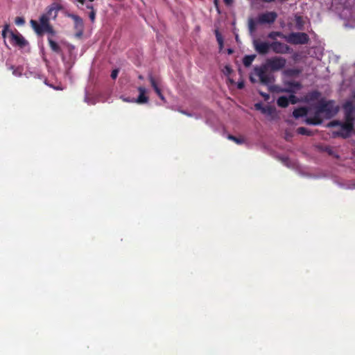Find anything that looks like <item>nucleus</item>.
Listing matches in <instances>:
<instances>
[{
	"label": "nucleus",
	"mask_w": 355,
	"mask_h": 355,
	"mask_svg": "<svg viewBox=\"0 0 355 355\" xmlns=\"http://www.w3.org/2000/svg\"><path fill=\"white\" fill-rule=\"evenodd\" d=\"M345 121L348 123H353L354 121V116H353V112H354V107H352V104L348 103L345 106Z\"/></svg>",
	"instance_id": "nucleus-14"
},
{
	"label": "nucleus",
	"mask_w": 355,
	"mask_h": 355,
	"mask_svg": "<svg viewBox=\"0 0 355 355\" xmlns=\"http://www.w3.org/2000/svg\"><path fill=\"white\" fill-rule=\"evenodd\" d=\"M266 113L267 114H271L272 112H273V109L272 107H270V106H267L266 107Z\"/></svg>",
	"instance_id": "nucleus-42"
},
{
	"label": "nucleus",
	"mask_w": 355,
	"mask_h": 355,
	"mask_svg": "<svg viewBox=\"0 0 355 355\" xmlns=\"http://www.w3.org/2000/svg\"><path fill=\"white\" fill-rule=\"evenodd\" d=\"M320 114H317V110H315V115L313 117H309L306 119V122L310 125H320L322 121L320 117Z\"/></svg>",
	"instance_id": "nucleus-16"
},
{
	"label": "nucleus",
	"mask_w": 355,
	"mask_h": 355,
	"mask_svg": "<svg viewBox=\"0 0 355 355\" xmlns=\"http://www.w3.org/2000/svg\"><path fill=\"white\" fill-rule=\"evenodd\" d=\"M341 129L339 131L334 132V136L341 137L343 138H347L349 137L354 128L353 123L342 122L340 124Z\"/></svg>",
	"instance_id": "nucleus-9"
},
{
	"label": "nucleus",
	"mask_w": 355,
	"mask_h": 355,
	"mask_svg": "<svg viewBox=\"0 0 355 355\" xmlns=\"http://www.w3.org/2000/svg\"><path fill=\"white\" fill-rule=\"evenodd\" d=\"M94 1V0H89V1H91V2H92V1Z\"/></svg>",
	"instance_id": "nucleus-52"
},
{
	"label": "nucleus",
	"mask_w": 355,
	"mask_h": 355,
	"mask_svg": "<svg viewBox=\"0 0 355 355\" xmlns=\"http://www.w3.org/2000/svg\"><path fill=\"white\" fill-rule=\"evenodd\" d=\"M317 114H323L327 119H330L336 114L338 108L334 105L333 101L321 99L315 107Z\"/></svg>",
	"instance_id": "nucleus-1"
},
{
	"label": "nucleus",
	"mask_w": 355,
	"mask_h": 355,
	"mask_svg": "<svg viewBox=\"0 0 355 355\" xmlns=\"http://www.w3.org/2000/svg\"><path fill=\"white\" fill-rule=\"evenodd\" d=\"M8 28H9V25H8V24H6V25H5V26H4V28H3V31H2V37H3V38H6V36H7V33H8V32H9V31H8Z\"/></svg>",
	"instance_id": "nucleus-34"
},
{
	"label": "nucleus",
	"mask_w": 355,
	"mask_h": 355,
	"mask_svg": "<svg viewBox=\"0 0 355 355\" xmlns=\"http://www.w3.org/2000/svg\"><path fill=\"white\" fill-rule=\"evenodd\" d=\"M250 80L252 83H256V79L252 76H250Z\"/></svg>",
	"instance_id": "nucleus-47"
},
{
	"label": "nucleus",
	"mask_w": 355,
	"mask_h": 355,
	"mask_svg": "<svg viewBox=\"0 0 355 355\" xmlns=\"http://www.w3.org/2000/svg\"><path fill=\"white\" fill-rule=\"evenodd\" d=\"M255 108L258 110H260L263 114L266 113V107H263L261 103H256Z\"/></svg>",
	"instance_id": "nucleus-31"
},
{
	"label": "nucleus",
	"mask_w": 355,
	"mask_h": 355,
	"mask_svg": "<svg viewBox=\"0 0 355 355\" xmlns=\"http://www.w3.org/2000/svg\"><path fill=\"white\" fill-rule=\"evenodd\" d=\"M270 46L272 51L277 54L290 53L292 51L288 45L277 40L272 42Z\"/></svg>",
	"instance_id": "nucleus-8"
},
{
	"label": "nucleus",
	"mask_w": 355,
	"mask_h": 355,
	"mask_svg": "<svg viewBox=\"0 0 355 355\" xmlns=\"http://www.w3.org/2000/svg\"><path fill=\"white\" fill-rule=\"evenodd\" d=\"M261 1L263 2H266V3H271L272 1H275V0H261Z\"/></svg>",
	"instance_id": "nucleus-50"
},
{
	"label": "nucleus",
	"mask_w": 355,
	"mask_h": 355,
	"mask_svg": "<svg viewBox=\"0 0 355 355\" xmlns=\"http://www.w3.org/2000/svg\"><path fill=\"white\" fill-rule=\"evenodd\" d=\"M15 22L17 26H21V25L24 24L25 20L23 17H17L15 18Z\"/></svg>",
	"instance_id": "nucleus-32"
},
{
	"label": "nucleus",
	"mask_w": 355,
	"mask_h": 355,
	"mask_svg": "<svg viewBox=\"0 0 355 355\" xmlns=\"http://www.w3.org/2000/svg\"><path fill=\"white\" fill-rule=\"evenodd\" d=\"M258 22L256 21L254 19L250 18L248 19V29L251 34L254 33L257 29V24Z\"/></svg>",
	"instance_id": "nucleus-24"
},
{
	"label": "nucleus",
	"mask_w": 355,
	"mask_h": 355,
	"mask_svg": "<svg viewBox=\"0 0 355 355\" xmlns=\"http://www.w3.org/2000/svg\"><path fill=\"white\" fill-rule=\"evenodd\" d=\"M31 24L32 28L34 29V31L37 35H41L44 33V29L40 24H38L37 21L31 19Z\"/></svg>",
	"instance_id": "nucleus-20"
},
{
	"label": "nucleus",
	"mask_w": 355,
	"mask_h": 355,
	"mask_svg": "<svg viewBox=\"0 0 355 355\" xmlns=\"http://www.w3.org/2000/svg\"><path fill=\"white\" fill-rule=\"evenodd\" d=\"M320 96V93L317 91L315 92H313L311 94V99H315L317 98L318 96Z\"/></svg>",
	"instance_id": "nucleus-40"
},
{
	"label": "nucleus",
	"mask_w": 355,
	"mask_h": 355,
	"mask_svg": "<svg viewBox=\"0 0 355 355\" xmlns=\"http://www.w3.org/2000/svg\"><path fill=\"white\" fill-rule=\"evenodd\" d=\"M83 34V30H77V32L76 33V37H82Z\"/></svg>",
	"instance_id": "nucleus-41"
},
{
	"label": "nucleus",
	"mask_w": 355,
	"mask_h": 355,
	"mask_svg": "<svg viewBox=\"0 0 355 355\" xmlns=\"http://www.w3.org/2000/svg\"><path fill=\"white\" fill-rule=\"evenodd\" d=\"M326 150L328 152V153H329V155H333V150H331V148L327 147V148H326Z\"/></svg>",
	"instance_id": "nucleus-46"
},
{
	"label": "nucleus",
	"mask_w": 355,
	"mask_h": 355,
	"mask_svg": "<svg viewBox=\"0 0 355 355\" xmlns=\"http://www.w3.org/2000/svg\"><path fill=\"white\" fill-rule=\"evenodd\" d=\"M215 35H216V40L218 43L220 49H222L223 47V38L218 30L215 31Z\"/></svg>",
	"instance_id": "nucleus-27"
},
{
	"label": "nucleus",
	"mask_w": 355,
	"mask_h": 355,
	"mask_svg": "<svg viewBox=\"0 0 355 355\" xmlns=\"http://www.w3.org/2000/svg\"><path fill=\"white\" fill-rule=\"evenodd\" d=\"M277 17V14L275 12H266L260 14L257 18V22L261 24H272L275 21Z\"/></svg>",
	"instance_id": "nucleus-10"
},
{
	"label": "nucleus",
	"mask_w": 355,
	"mask_h": 355,
	"mask_svg": "<svg viewBox=\"0 0 355 355\" xmlns=\"http://www.w3.org/2000/svg\"><path fill=\"white\" fill-rule=\"evenodd\" d=\"M216 8L218 10V0H214Z\"/></svg>",
	"instance_id": "nucleus-48"
},
{
	"label": "nucleus",
	"mask_w": 355,
	"mask_h": 355,
	"mask_svg": "<svg viewBox=\"0 0 355 355\" xmlns=\"http://www.w3.org/2000/svg\"><path fill=\"white\" fill-rule=\"evenodd\" d=\"M86 8H87V9L91 10V11H94V6H93L92 5H91V4H88V5H87V6H86Z\"/></svg>",
	"instance_id": "nucleus-44"
},
{
	"label": "nucleus",
	"mask_w": 355,
	"mask_h": 355,
	"mask_svg": "<svg viewBox=\"0 0 355 355\" xmlns=\"http://www.w3.org/2000/svg\"><path fill=\"white\" fill-rule=\"evenodd\" d=\"M224 2L226 5L230 6L232 3L233 0H224Z\"/></svg>",
	"instance_id": "nucleus-43"
},
{
	"label": "nucleus",
	"mask_w": 355,
	"mask_h": 355,
	"mask_svg": "<svg viewBox=\"0 0 355 355\" xmlns=\"http://www.w3.org/2000/svg\"><path fill=\"white\" fill-rule=\"evenodd\" d=\"M254 72L259 77L260 83L263 85H268L274 80L271 75L266 73V66L254 67Z\"/></svg>",
	"instance_id": "nucleus-3"
},
{
	"label": "nucleus",
	"mask_w": 355,
	"mask_h": 355,
	"mask_svg": "<svg viewBox=\"0 0 355 355\" xmlns=\"http://www.w3.org/2000/svg\"><path fill=\"white\" fill-rule=\"evenodd\" d=\"M341 121H331L329 124V126H331V127H334V126H340V124H341Z\"/></svg>",
	"instance_id": "nucleus-37"
},
{
	"label": "nucleus",
	"mask_w": 355,
	"mask_h": 355,
	"mask_svg": "<svg viewBox=\"0 0 355 355\" xmlns=\"http://www.w3.org/2000/svg\"><path fill=\"white\" fill-rule=\"evenodd\" d=\"M78 3L83 5L85 3L86 0H76Z\"/></svg>",
	"instance_id": "nucleus-49"
},
{
	"label": "nucleus",
	"mask_w": 355,
	"mask_h": 355,
	"mask_svg": "<svg viewBox=\"0 0 355 355\" xmlns=\"http://www.w3.org/2000/svg\"><path fill=\"white\" fill-rule=\"evenodd\" d=\"M155 93L157 94V96L162 99L164 100V97L162 93V91L159 87L154 89Z\"/></svg>",
	"instance_id": "nucleus-36"
},
{
	"label": "nucleus",
	"mask_w": 355,
	"mask_h": 355,
	"mask_svg": "<svg viewBox=\"0 0 355 355\" xmlns=\"http://www.w3.org/2000/svg\"><path fill=\"white\" fill-rule=\"evenodd\" d=\"M286 85L287 87L282 89L281 92L294 94L296 89H300L302 87L301 84L295 81H288L286 83Z\"/></svg>",
	"instance_id": "nucleus-13"
},
{
	"label": "nucleus",
	"mask_w": 355,
	"mask_h": 355,
	"mask_svg": "<svg viewBox=\"0 0 355 355\" xmlns=\"http://www.w3.org/2000/svg\"><path fill=\"white\" fill-rule=\"evenodd\" d=\"M286 60L282 57H273L267 60V66L272 71H279L286 66Z\"/></svg>",
	"instance_id": "nucleus-6"
},
{
	"label": "nucleus",
	"mask_w": 355,
	"mask_h": 355,
	"mask_svg": "<svg viewBox=\"0 0 355 355\" xmlns=\"http://www.w3.org/2000/svg\"><path fill=\"white\" fill-rule=\"evenodd\" d=\"M148 80H149L150 85H151L152 87L153 88V89L159 87L155 78H154V76H153V74L151 73L148 74Z\"/></svg>",
	"instance_id": "nucleus-29"
},
{
	"label": "nucleus",
	"mask_w": 355,
	"mask_h": 355,
	"mask_svg": "<svg viewBox=\"0 0 355 355\" xmlns=\"http://www.w3.org/2000/svg\"><path fill=\"white\" fill-rule=\"evenodd\" d=\"M297 132L299 135H307V136H312L313 135V132L310 130L304 128V127H300L297 129Z\"/></svg>",
	"instance_id": "nucleus-25"
},
{
	"label": "nucleus",
	"mask_w": 355,
	"mask_h": 355,
	"mask_svg": "<svg viewBox=\"0 0 355 355\" xmlns=\"http://www.w3.org/2000/svg\"><path fill=\"white\" fill-rule=\"evenodd\" d=\"M65 15L74 21V28L77 30H83L84 24L82 18L75 14L66 12Z\"/></svg>",
	"instance_id": "nucleus-12"
},
{
	"label": "nucleus",
	"mask_w": 355,
	"mask_h": 355,
	"mask_svg": "<svg viewBox=\"0 0 355 355\" xmlns=\"http://www.w3.org/2000/svg\"><path fill=\"white\" fill-rule=\"evenodd\" d=\"M44 32H46L52 35H55V33L53 27L51 25L44 28Z\"/></svg>",
	"instance_id": "nucleus-33"
},
{
	"label": "nucleus",
	"mask_w": 355,
	"mask_h": 355,
	"mask_svg": "<svg viewBox=\"0 0 355 355\" xmlns=\"http://www.w3.org/2000/svg\"><path fill=\"white\" fill-rule=\"evenodd\" d=\"M48 42L49 44V46L51 49L57 53H60L62 52V49L60 46L58 45V44L53 40V39L51 37H48Z\"/></svg>",
	"instance_id": "nucleus-19"
},
{
	"label": "nucleus",
	"mask_w": 355,
	"mask_h": 355,
	"mask_svg": "<svg viewBox=\"0 0 355 355\" xmlns=\"http://www.w3.org/2000/svg\"><path fill=\"white\" fill-rule=\"evenodd\" d=\"M138 78L139 80H144V76L142 75H139Z\"/></svg>",
	"instance_id": "nucleus-51"
},
{
	"label": "nucleus",
	"mask_w": 355,
	"mask_h": 355,
	"mask_svg": "<svg viewBox=\"0 0 355 355\" xmlns=\"http://www.w3.org/2000/svg\"><path fill=\"white\" fill-rule=\"evenodd\" d=\"M254 72L259 77L260 83L263 85H268L274 80L271 75L266 73V66L254 67Z\"/></svg>",
	"instance_id": "nucleus-4"
},
{
	"label": "nucleus",
	"mask_w": 355,
	"mask_h": 355,
	"mask_svg": "<svg viewBox=\"0 0 355 355\" xmlns=\"http://www.w3.org/2000/svg\"><path fill=\"white\" fill-rule=\"evenodd\" d=\"M284 39L288 43L292 44H306L309 41V35L305 33H291L286 35Z\"/></svg>",
	"instance_id": "nucleus-2"
},
{
	"label": "nucleus",
	"mask_w": 355,
	"mask_h": 355,
	"mask_svg": "<svg viewBox=\"0 0 355 355\" xmlns=\"http://www.w3.org/2000/svg\"><path fill=\"white\" fill-rule=\"evenodd\" d=\"M288 98L289 100V103L293 105L296 104L299 101L298 98L293 94H291Z\"/></svg>",
	"instance_id": "nucleus-30"
},
{
	"label": "nucleus",
	"mask_w": 355,
	"mask_h": 355,
	"mask_svg": "<svg viewBox=\"0 0 355 355\" xmlns=\"http://www.w3.org/2000/svg\"><path fill=\"white\" fill-rule=\"evenodd\" d=\"M237 87L239 89H243L244 87V83L243 82L239 83Z\"/></svg>",
	"instance_id": "nucleus-45"
},
{
	"label": "nucleus",
	"mask_w": 355,
	"mask_h": 355,
	"mask_svg": "<svg viewBox=\"0 0 355 355\" xmlns=\"http://www.w3.org/2000/svg\"><path fill=\"white\" fill-rule=\"evenodd\" d=\"M155 93L157 94V96L162 99L164 100V97L162 93V91L159 87L154 89Z\"/></svg>",
	"instance_id": "nucleus-35"
},
{
	"label": "nucleus",
	"mask_w": 355,
	"mask_h": 355,
	"mask_svg": "<svg viewBox=\"0 0 355 355\" xmlns=\"http://www.w3.org/2000/svg\"><path fill=\"white\" fill-rule=\"evenodd\" d=\"M63 9V6L60 3H53L48 9V15H52V12H54V16L53 17L55 18L57 17V12L59 10H61Z\"/></svg>",
	"instance_id": "nucleus-18"
},
{
	"label": "nucleus",
	"mask_w": 355,
	"mask_h": 355,
	"mask_svg": "<svg viewBox=\"0 0 355 355\" xmlns=\"http://www.w3.org/2000/svg\"><path fill=\"white\" fill-rule=\"evenodd\" d=\"M9 37L12 44L21 49L24 48L28 44V41L17 31L16 33L10 31Z\"/></svg>",
	"instance_id": "nucleus-7"
},
{
	"label": "nucleus",
	"mask_w": 355,
	"mask_h": 355,
	"mask_svg": "<svg viewBox=\"0 0 355 355\" xmlns=\"http://www.w3.org/2000/svg\"><path fill=\"white\" fill-rule=\"evenodd\" d=\"M227 139L234 141L237 144H241L244 142V139L243 138H239L232 135H229L227 136Z\"/></svg>",
	"instance_id": "nucleus-28"
},
{
	"label": "nucleus",
	"mask_w": 355,
	"mask_h": 355,
	"mask_svg": "<svg viewBox=\"0 0 355 355\" xmlns=\"http://www.w3.org/2000/svg\"><path fill=\"white\" fill-rule=\"evenodd\" d=\"M119 69H114L112 73H111V78L112 79H116L118 74H119Z\"/></svg>",
	"instance_id": "nucleus-38"
},
{
	"label": "nucleus",
	"mask_w": 355,
	"mask_h": 355,
	"mask_svg": "<svg viewBox=\"0 0 355 355\" xmlns=\"http://www.w3.org/2000/svg\"><path fill=\"white\" fill-rule=\"evenodd\" d=\"M255 58H256L255 55H245L243 59V65L246 67H250L252 64V63Z\"/></svg>",
	"instance_id": "nucleus-23"
},
{
	"label": "nucleus",
	"mask_w": 355,
	"mask_h": 355,
	"mask_svg": "<svg viewBox=\"0 0 355 355\" xmlns=\"http://www.w3.org/2000/svg\"><path fill=\"white\" fill-rule=\"evenodd\" d=\"M253 45L255 51L260 55H266L271 49V43L267 42H261L259 40L253 41Z\"/></svg>",
	"instance_id": "nucleus-11"
},
{
	"label": "nucleus",
	"mask_w": 355,
	"mask_h": 355,
	"mask_svg": "<svg viewBox=\"0 0 355 355\" xmlns=\"http://www.w3.org/2000/svg\"><path fill=\"white\" fill-rule=\"evenodd\" d=\"M277 104L280 107H287L289 105V100L285 96H279L277 100Z\"/></svg>",
	"instance_id": "nucleus-22"
},
{
	"label": "nucleus",
	"mask_w": 355,
	"mask_h": 355,
	"mask_svg": "<svg viewBox=\"0 0 355 355\" xmlns=\"http://www.w3.org/2000/svg\"><path fill=\"white\" fill-rule=\"evenodd\" d=\"M51 15H48V12L46 14H43L40 17V24L43 27V28H46L47 26L50 25L49 24V17Z\"/></svg>",
	"instance_id": "nucleus-21"
},
{
	"label": "nucleus",
	"mask_w": 355,
	"mask_h": 355,
	"mask_svg": "<svg viewBox=\"0 0 355 355\" xmlns=\"http://www.w3.org/2000/svg\"><path fill=\"white\" fill-rule=\"evenodd\" d=\"M137 89L139 92V94L137 98L136 99L135 102L139 104L147 103L148 101V98L145 95L146 92V88L142 86H140L137 88Z\"/></svg>",
	"instance_id": "nucleus-15"
},
{
	"label": "nucleus",
	"mask_w": 355,
	"mask_h": 355,
	"mask_svg": "<svg viewBox=\"0 0 355 355\" xmlns=\"http://www.w3.org/2000/svg\"><path fill=\"white\" fill-rule=\"evenodd\" d=\"M254 72L259 77L260 83L263 85H268L274 80L271 75L266 73V66L254 67Z\"/></svg>",
	"instance_id": "nucleus-5"
},
{
	"label": "nucleus",
	"mask_w": 355,
	"mask_h": 355,
	"mask_svg": "<svg viewBox=\"0 0 355 355\" xmlns=\"http://www.w3.org/2000/svg\"><path fill=\"white\" fill-rule=\"evenodd\" d=\"M277 37H279L284 39V37H286V35H284L282 33L279 31H272L268 35V38L274 40H276Z\"/></svg>",
	"instance_id": "nucleus-26"
},
{
	"label": "nucleus",
	"mask_w": 355,
	"mask_h": 355,
	"mask_svg": "<svg viewBox=\"0 0 355 355\" xmlns=\"http://www.w3.org/2000/svg\"><path fill=\"white\" fill-rule=\"evenodd\" d=\"M89 17L90 20L92 22H94V20H95V18H96V12H95V10L94 11H91L89 15Z\"/></svg>",
	"instance_id": "nucleus-39"
},
{
	"label": "nucleus",
	"mask_w": 355,
	"mask_h": 355,
	"mask_svg": "<svg viewBox=\"0 0 355 355\" xmlns=\"http://www.w3.org/2000/svg\"><path fill=\"white\" fill-rule=\"evenodd\" d=\"M307 113H308L307 108H306L304 107H301L296 108L293 110V116L295 118L298 119L300 117L306 116L307 114Z\"/></svg>",
	"instance_id": "nucleus-17"
}]
</instances>
